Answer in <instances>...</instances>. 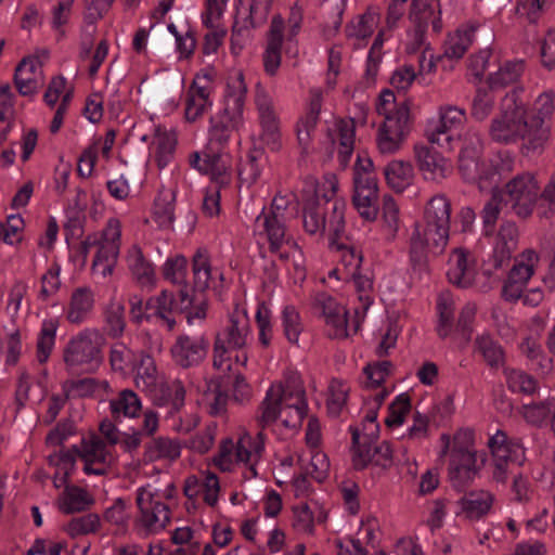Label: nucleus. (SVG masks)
Masks as SVG:
<instances>
[{
  "mask_svg": "<svg viewBox=\"0 0 555 555\" xmlns=\"http://www.w3.org/2000/svg\"><path fill=\"white\" fill-rule=\"evenodd\" d=\"M91 504H93L91 494L76 486H66L56 501L57 508L65 514L82 512Z\"/></svg>",
  "mask_w": 555,
  "mask_h": 555,
  "instance_id": "a18cd8bd",
  "label": "nucleus"
},
{
  "mask_svg": "<svg viewBox=\"0 0 555 555\" xmlns=\"http://www.w3.org/2000/svg\"><path fill=\"white\" fill-rule=\"evenodd\" d=\"M127 264L132 274L144 285H152L155 282V270L153 264L144 257L137 245L129 248L127 253Z\"/></svg>",
  "mask_w": 555,
  "mask_h": 555,
  "instance_id": "603ef678",
  "label": "nucleus"
},
{
  "mask_svg": "<svg viewBox=\"0 0 555 555\" xmlns=\"http://www.w3.org/2000/svg\"><path fill=\"white\" fill-rule=\"evenodd\" d=\"M414 156L426 180L439 182L453 171L450 159L424 144L414 146Z\"/></svg>",
  "mask_w": 555,
  "mask_h": 555,
  "instance_id": "cd10ccee",
  "label": "nucleus"
},
{
  "mask_svg": "<svg viewBox=\"0 0 555 555\" xmlns=\"http://www.w3.org/2000/svg\"><path fill=\"white\" fill-rule=\"evenodd\" d=\"M190 85L183 98L184 118L188 122H195L207 114L212 105V93L203 86Z\"/></svg>",
  "mask_w": 555,
  "mask_h": 555,
  "instance_id": "2f4dec72",
  "label": "nucleus"
},
{
  "mask_svg": "<svg viewBox=\"0 0 555 555\" xmlns=\"http://www.w3.org/2000/svg\"><path fill=\"white\" fill-rule=\"evenodd\" d=\"M308 411L301 377L289 373L271 385L261 404V422L275 428L295 430L300 427Z\"/></svg>",
  "mask_w": 555,
  "mask_h": 555,
  "instance_id": "f03ea898",
  "label": "nucleus"
},
{
  "mask_svg": "<svg viewBox=\"0 0 555 555\" xmlns=\"http://www.w3.org/2000/svg\"><path fill=\"white\" fill-rule=\"evenodd\" d=\"M451 208L443 195L429 199L424 211V224H415L410 238V258L423 264L428 254L440 255L449 242Z\"/></svg>",
  "mask_w": 555,
  "mask_h": 555,
  "instance_id": "39448f33",
  "label": "nucleus"
},
{
  "mask_svg": "<svg viewBox=\"0 0 555 555\" xmlns=\"http://www.w3.org/2000/svg\"><path fill=\"white\" fill-rule=\"evenodd\" d=\"M539 262V254L533 249H526L515 258V262L508 272V276L529 283Z\"/></svg>",
  "mask_w": 555,
  "mask_h": 555,
  "instance_id": "13d9d810",
  "label": "nucleus"
},
{
  "mask_svg": "<svg viewBox=\"0 0 555 555\" xmlns=\"http://www.w3.org/2000/svg\"><path fill=\"white\" fill-rule=\"evenodd\" d=\"M209 343L204 336L179 335L170 348L172 360L182 367L201 363L208 351Z\"/></svg>",
  "mask_w": 555,
  "mask_h": 555,
  "instance_id": "bb28decb",
  "label": "nucleus"
},
{
  "mask_svg": "<svg viewBox=\"0 0 555 555\" xmlns=\"http://www.w3.org/2000/svg\"><path fill=\"white\" fill-rule=\"evenodd\" d=\"M243 125L215 113L209 118L208 139L210 145L224 146L229 143L232 134L238 131Z\"/></svg>",
  "mask_w": 555,
  "mask_h": 555,
  "instance_id": "3c124183",
  "label": "nucleus"
},
{
  "mask_svg": "<svg viewBox=\"0 0 555 555\" xmlns=\"http://www.w3.org/2000/svg\"><path fill=\"white\" fill-rule=\"evenodd\" d=\"M482 143L476 135L461 149L459 168L463 178L476 183L481 191L492 190L501 177L513 169L514 156L508 151L499 152L488 160L480 159Z\"/></svg>",
  "mask_w": 555,
  "mask_h": 555,
  "instance_id": "0eeeda50",
  "label": "nucleus"
},
{
  "mask_svg": "<svg viewBox=\"0 0 555 555\" xmlns=\"http://www.w3.org/2000/svg\"><path fill=\"white\" fill-rule=\"evenodd\" d=\"M337 190V177L335 175L328 173L324 176L320 185H317L312 180L307 181L301 196H310L317 198L319 203H321V201L327 203L335 196Z\"/></svg>",
  "mask_w": 555,
  "mask_h": 555,
  "instance_id": "e2e57ef3",
  "label": "nucleus"
},
{
  "mask_svg": "<svg viewBox=\"0 0 555 555\" xmlns=\"http://www.w3.org/2000/svg\"><path fill=\"white\" fill-rule=\"evenodd\" d=\"M177 489L169 482L159 488L153 483L140 486L135 490V504L139 511L138 526L146 533H158L170 522L169 504L175 501Z\"/></svg>",
  "mask_w": 555,
  "mask_h": 555,
  "instance_id": "1a4fd4ad",
  "label": "nucleus"
},
{
  "mask_svg": "<svg viewBox=\"0 0 555 555\" xmlns=\"http://www.w3.org/2000/svg\"><path fill=\"white\" fill-rule=\"evenodd\" d=\"M268 156L258 147L250 150L240 167L238 176L242 185L250 188L257 184L268 166Z\"/></svg>",
  "mask_w": 555,
  "mask_h": 555,
  "instance_id": "58836bf2",
  "label": "nucleus"
},
{
  "mask_svg": "<svg viewBox=\"0 0 555 555\" xmlns=\"http://www.w3.org/2000/svg\"><path fill=\"white\" fill-rule=\"evenodd\" d=\"M191 302H193V289L190 286L180 288L179 299H175L171 293L163 291L146 301L145 318L172 331L176 326L173 313L186 310Z\"/></svg>",
  "mask_w": 555,
  "mask_h": 555,
  "instance_id": "a211bd4d",
  "label": "nucleus"
},
{
  "mask_svg": "<svg viewBox=\"0 0 555 555\" xmlns=\"http://www.w3.org/2000/svg\"><path fill=\"white\" fill-rule=\"evenodd\" d=\"M62 266L57 261L49 263L46 272L40 278V292L39 298L41 300H48L55 296L62 286L61 281Z\"/></svg>",
  "mask_w": 555,
  "mask_h": 555,
  "instance_id": "0e129e2a",
  "label": "nucleus"
},
{
  "mask_svg": "<svg viewBox=\"0 0 555 555\" xmlns=\"http://www.w3.org/2000/svg\"><path fill=\"white\" fill-rule=\"evenodd\" d=\"M408 0H391L386 14V25L383 27L369 51L367 54V64H366V73L370 76H373L377 72L378 64L382 59V48L387 39V31L395 29L399 22L405 14V3Z\"/></svg>",
  "mask_w": 555,
  "mask_h": 555,
  "instance_id": "a878e982",
  "label": "nucleus"
},
{
  "mask_svg": "<svg viewBox=\"0 0 555 555\" xmlns=\"http://www.w3.org/2000/svg\"><path fill=\"white\" fill-rule=\"evenodd\" d=\"M554 111V92L546 91L541 93L534 101L532 107L528 106V119L530 125L535 124L538 128L543 130L541 144L545 149L552 138V127L548 122Z\"/></svg>",
  "mask_w": 555,
  "mask_h": 555,
  "instance_id": "72a5a7b5",
  "label": "nucleus"
},
{
  "mask_svg": "<svg viewBox=\"0 0 555 555\" xmlns=\"http://www.w3.org/2000/svg\"><path fill=\"white\" fill-rule=\"evenodd\" d=\"M476 275L477 262L474 255L464 248H455L448 261L449 282L460 287H468L475 282Z\"/></svg>",
  "mask_w": 555,
  "mask_h": 555,
  "instance_id": "c85d7f7f",
  "label": "nucleus"
},
{
  "mask_svg": "<svg viewBox=\"0 0 555 555\" xmlns=\"http://www.w3.org/2000/svg\"><path fill=\"white\" fill-rule=\"evenodd\" d=\"M410 117L404 109L397 117H388L378 129L376 137L377 149L382 154H395L409 134Z\"/></svg>",
  "mask_w": 555,
  "mask_h": 555,
  "instance_id": "393cba45",
  "label": "nucleus"
},
{
  "mask_svg": "<svg viewBox=\"0 0 555 555\" xmlns=\"http://www.w3.org/2000/svg\"><path fill=\"white\" fill-rule=\"evenodd\" d=\"M59 324L60 322L56 318H47L41 323L37 341V358L41 363L49 359L54 348Z\"/></svg>",
  "mask_w": 555,
  "mask_h": 555,
  "instance_id": "6e6d98bb",
  "label": "nucleus"
},
{
  "mask_svg": "<svg viewBox=\"0 0 555 555\" xmlns=\"http://www.w3.org/2000/svg\"><path fill=\"white\" fill-rule=\"evenodd\" d=\"M389 391L385 388L376 390L373 395L365 397L362 405V427L356 429L352 435V465L357 469H362L372 463V443L377 439L379 424L377 422L378 410L383 405Z\"/></svg>",
  "mask_w": 555,
  "mask_h": 555,
  "instance_id": "9b49d317",
  "label": "nucleus"
},
{
  "mask_svg": "<svg viewBox=\"0 0 555 555\" xmlns=\"http://www.w3.org/2000/svg\"><path fill=\"white\" fill-rule=\"evenodd\" d=\"M330 137L339 146L341 163L346 166L352 155L354 145V124L351 119H339L330 128Z\"/></svg>",
  "mask_w": 555,
  "mask_h": 555,
  "instance_id": "a19ab883",
  "label": "nucleus"
},
{
  "mask_svg": "<svg viewBox=\"0 0 555 555\" xmlns=\"http://www.w3.org/2000/svg\"><path fill=\"white\" fill-rule=\"evenodd\" d=\"M543 130L535 124L530 125L528 105L518 98L514 90L502 99L499 111L488 127L490 140L500 145H515L520 142L525 155H540Z\"/></svg>",
  "mask_w": 555,
  "mask_h": 555,
  "instance_id": "f257e3e1",
  "label": "nucleus"
},
{
  "mask_svg": "<svg viewBox=\"0 0 555 555\" xmlns=\"http://www.w3.org/2000/svg\"><path fill=\"white\" fill-rule=\"evenodd\" d=\"M299 464L318 481H322L330 469V461L327 455L320 450H311L309 462L302 455L297 456Z\"/></svg>",
  "mask_w": 555,
  "mask_h": 555,
  "instance_id": "338daca9",
  "label": "nucleus"
},
{
  "mask_svg": "<svg viewBox=\"0 0 555 555\" xmlns=\"http://www.w3.org/2000/svg\"><path fill=\"white\" fill-rule=\"evenodd\" d=\"M540 182L533 172H521L512 178L504 186L503 193L507 197L514 212L520 218L532 215L539 201Z\"/></svg>",
  "mask_w": 555,
  "mask_h": 555,
  "instance_id": "f3484780",
  "label": "nucleus"
},
{
  "mask_svg": "<svg viewBox=\"0 0 555 555\" xmlns=\"http://www.w3.org/2000/svg\"><path fill=\"white\" fill-rule=\"evenodd\" d=\"M284 23L281 16H274L271 22L266 49L263 67L268 75H275L281 65Z\"/></svg>",
  "mask_w": 555,
  "mask_h": 555,
  "instance_id": "f704fd0d",
  "label": "nucleus"
},
{
  "mask_svg": "<svg viewBox=\"0 0 555 555\" xmlns=\"http://www.w3.org/2000/svg\"><path fill=\"white\" fill-rule=\"evenodd\" d=\"M524 69L525 65L522 61H505L500 64L495 72L488 76V85L492 90L506 88L507 86L518 81Z\"/></svg>",
  "mask_w": 555,
  "mask_h": 555,
  "instance_id": "09e8293b",
  "label": "nucleus"
},
{
  "mask_svg": "<svg viewBox=\"0 0 555 555\" xmlns=\"http://www.w3.org/2000/svg\"><path fill=\"white\" fill-rule=\"evenodd\" d=\"M281 324L286 339L292 344H298L304 324L299 312L294 306H285L281 313Z\"/></svg>",
  "mask_w": 555,
  "mask_h": 555,
  "instance_id": "69168bd1",
  "label": "nucleus"
},
{
  "mask_svg": "<svg viewBox=\"0 0 555 555\" xmlns=\"http://www.w3.org/2000/svg\"><path fill=\"white\" fill-rule=\"evenodd\" d=\"M384 177L387 185L397 193L410 188L415 178L413 165L403 159H393L384 167Z\"/></svg>",
  "mask_w": 555,
  "mask_h": 555,
  "instance_id": "4c0bfd02",
  "label": "nucleus"
},
{
  "mask_svg": "<svg viewBox=\"0 0 555 555\" xmlns=\"http://www.w3.org/2000/svg\"><path fill=\"white\" fill-rule=\"evenodd\" d=\"M350 395V386L346 380L333 378L327 387V409L331 414L338 415L346 406Z\"/></svg>",
  "mask_w": 555,
  "mask_h": 555,
  "instance_id": "680f3d73",
  "label": "nucleus"
},
{
  "mask_svg": "<svg viewBox=\"0 0 555 555\" xmlns=\"http://www.w3.org/2000/svg\"><path fill=\"white\" fill-rule=\"evenodd\" d=\"M379 13L375 9H369L363 14L356 16L346 25V38L353 49H361L367 44V39L373 35L379 24Z\"/></svg>",
  "mask_w": 555,
  "mask_h": 555,
  "instance_id": "c756f323",
  "label": "nucleus"
},
{
  "mask_svg": "<svg viewBox=\"0 0 555 555\" xmlns=\"http://www.w3.org/2000/svg\"><path fill=\"white\" fill-rule=\"evenodd\" d=\"M183 491L190 501H202L210 508L218 506L221 495L219 478L215 473L209 470L186 477Z\"/></svg>",
  "mask_w": 555,
  "mask_h": 555,
  "instance_id": "4be33fe9",
  "label": "nucleus"
},
{
  "mask_svg": "<svg viewBox=\"0 0 555 555\" xmlns=\"http://www.w3.org/2000/svg\"><path fill=\"white\" fill-rule=\"evenodd\" d=\"M304 205V229L310 235H322L326 229L324 209L317 198L301 196ZM346 203L344 199H335L333 203V214L327 223V230L335 237L339 238L345 230Z\"/></svg>",
  "mask_w": 555,
  "mask_h": 555,
  "instance_id": "4468645a",
  "label": "nucleus"
},
{
  "mask_svg": "<svg viewBox=\"0 0 555 555\" xmlns=\"http://www.w3.org/2000/svg\"><path fill=\"white\" fill-rule=\"evenodd\" d=\"M493 502L494 495L490 491L476 490L465 494L459 505L467 518L479 519L489 513Z\"/></svg>",
  "mask_w": 555,
  "mask_h": 555,
  "instance_id": "c03bdc74",
  "label": "nucleus"
},
{
  "mask_svg": "<svg viewBox=\"0 0 555 555\" xmlns=\"http://www.w3.org/2000/svg\"><path fill=\"white\" fill-rule=\"evenodd\" d=\"M454 300L449 294H441L437 299L436 332L441 339L457 341L456 325H454Z\"/></svg>",
  "mask_w": 555,
  "mask_h": 555,
  "instance_id": "ea45409f",
  "label": "nucleus"
},
{
  "mask_svg": "<svg viewBox=\"0 0 555 555\" xmlns=\"http://www.w3.org/2000/svg\"><path fill=\"white\" fill-rule=\"evenodd\" d=\"M410 18L420 27L431 25L435 33L442 28L440 21V4L438 0H413Z\"/></svg>",
  "mask_w": 555,
  "mask_h": 555,
  "instance_id": "37998d69",
  "label": "nucleus"
},
{
  "mask_svg": "<svg viewBox=\"0 0 555 555\" xmlns=\"http://www.w3.org/2000/svg\"><path fill=\"white\" fill-rule=\"evenodd\" d=\"M163 275L165 280L180 286L181 288L188 286L185 284L188 276L186 258L180 254H175L167 257L163 264Z\"/></svg>",
  "mask_w": 555,
  "mask_h": 555,
  "instance_id": "052dcab7",
  "label": "nucleus"
},
{
  "mask_svg": "<svg viewBox=\"0 0 555 555\" xmlns=\"http://www.w3.org/2000/svg\"><path fill=\"white\" fill-rule=\"evenodd\" d=\"M356 320L350 321L348 319V311L346 307L335 314L333 323H328L326 326L327 334L334 338H346L350 333H356L359 328L360 320L364 318L362 311L356 308Z\"/></svg>",
  "mask_w": 555,
  "mask_h": 555,
  "instance_id": "4d7b16f0",
  "label": "nucleus"
},
{
  "mask_svg": "<svg viewBox=\"0 0 555 555\" xmlns=\"http://www.w3.org/2000/svg\"><path fill=\"white\" fill-rule=\"evenodd\" d=\"M400 208L391 195H384L382 202L380 230L387 241H393L401 228Z\"/></svg>",
  "mask_w": 555,
  "mask_h": 555,
  "instance_id": "de8ad7c7",
  "label": "nucleus"
},
{
  "mask_svg": "<svg viewBox=\"0 0 555 555\" xmlns=\"http://www.w3.org/2000/svg\"><path fill=\"white\" fill-rule=\"evenodd\" d=\"M95 305L96 296L92 287H75L63 307V317L72 325H81L91 320Z\"/></svg>",
  "mask_w": 555,
  "mask_h": 555,
  "instance_id": "b1692460",
  "label": "nucleus"
},
{
  "mask_svg": "<svg viewBox=\"0 0 555 555\" xmlns=\"http://www.w3.org/2000/svg\"><path fill=\"white\" fill-rule=\"evenodd\" d=\"M140 141L149 144L150 154L160 169L173 158L177 134L172 128L152 124L149 131L140 135Z\"/></svg>",
  "mask_w": 555,
  "mask_h": 555,
  "instance_id": "5701e85b",
  "label": "nucleus"
},
{
  "mask_svg": "<svg viewBox=\"0 0 555 555\" xmlns=\"http://www.w3.org/2000/svg\"><path fill=\"white\" fill-rule=\"evenodd\" d=\"M284 198L275 197L268 211L262 209L255 220L254 232L269 243L270 251L286 262L287 271L295 284L306 279L305 256L297 242L285 232Z\"/></svg>",
  "mask_w": 555,
  "mask_h": 555,
  "instance_id": "7ed1b4c3",
  "label": "nucleus"
},
{
  "mask_svg": "<svg viewBox=\"0 0 555 555\" xmlns=\"http://www.w3.org/2000/svg\"><path fill=\"white\" fill-rule=\"evenodd\" d=\"M247 86L241 70L234 69L229 74L223 95L216 113L233 121L244 125V107Z\"/></svg>",
  "mask_w": 555,
  "mask_h": 555,
  "instance_id": "aec40b11",
  "label": "nucleus"
},
{
  "mask_svg": "<svg viewBox=\"0 0 555 555\" xmlns=\"http://www.w3.org/2000/svg\"><path fill=\"white\" fill-rule=\"evenodd\" d=\"M488 447L494 462L493 478L505 482L509 465H521L525 462V450L517 441L509 439L502 430H496L488 440Z\"/></svg>",
  "mask_w": 555,
  "mask_h": 555,
  "instance_id": "6ab92c4d",
  "label": "nucleus"
},
{
  "mask_svg": "<svg viewBox=\"0 0 555 555\" xmlns=\"http://www.w3.org/2000/svg\"><path fill=\"white\" fill-rule=\"evenodd\" d=\"M480 30V27L465 26L449 35L444 42L443 56L451 60L461 59L475 40V34Z\"/></svg>",
  "mask_w": 555,
  "mask_h": 555,
  "instance_id": "49530a36",
  "label": "nucleus"
},
{
  "mask_svg": "<svg viewBox=\"0 0 555 555\" xmlns=\"http://www.w3.org/2000/svg\"><path fill=\"white\" fill-rule=\"evenodd\" d=\"M42 79V65L37 56L25 57L15 70V85L22 95L36 93Z\"/></svg>",
  "mask_w": 555,
  "mask_h": 555,
  "instance_id": "473e14b6",
  "label": "nucleus"
},
{
  "mask_svg": "<svg viewBox=\"0 0 555 555\" xmlns=\"http://www.w3.org/2000/svg\"><path fill=\"white\" fill-rule=\"evenodd\" d=\"M220 147L207 141L202 151L190 154L189 164L199 173L208 176L216 185L227 186L232 180V162L231 156Z\"/></svg>",
  "mask_w": 555,
  "mask_h": 555,
  "instance_id": "dca6fc26",
  "label": "nucleus"
},
{
  "mask_svg": "<svg viewBox=\"0 0 555 555\" xmlns=\"http://www.w3.org/2000/svg\"><path fill=\"white\" fill-rule=\"evenodd\" d=\"M121 246V222L117 218H109L106 225L98 232L87 236L86 248L94 249L92 271L102 278L112 275L119 257Z\"/></svg>",
  "mask_w": 555,
  "mask_h": 555,
  "instance_id": "f8f14e48",
  "label": "nucleus"
},
{
  "mask_svg": "<svg viewBox=\"0 0 555 555\" xmlns=\"http://www.w3.org/2000/svg\"><path fill=\"white\" fill-rule=\"evenodd\" d=\"M253 339L246 309L236 306L224 325L218 331L214 344V366L222 375L245 366L248 361L247 346Z\"/></svg>",
  "mask_w": 555,
  "mask_h": 555,
  "instance_id": "423d86ee",
  "label": "nucleus"
},
{
  "mask_svg": "<svg viewBox=\"0 0 555 555\" xmlns=\"http://www.w3.org/2000/svg\"><path fill=\"white\" fill-rule=\"evenodd\" d=\"M438 455L448 460L450 479L456 485L474 479L480 470L475 434L469 428H461L453 436L442 434Z\"/></svg>",
  "mask_w": 555,
  "mask_h": 555,
  "instance_id": "6e6552de",
  "label": "nucleus"
},
{
  "mask_svg": "<svg viewBox=\"0 0 555 555\" xmlns=\"http://www.w3.org/2000/svg\"><path fill=\"white\" fill-rule=\"evenodd\" d=\"M193 275L198 291L206 289L215 279L222 280V274L211 268L208 255L204 250H197L193 256Z\"/></svg>",
  "mask_w": 555,
  "mask_h": 555,
  "instance_id": "5fc2aeb1",
  "label": "nucleus"
},
{
  "mask_svg": "<svg viewBox=\"0 0 555 555\" xmlns=\"http://www.w3.org/2000/svg\"><path fill=\"white\" fill-rule=\"evenodd\" d=\"M378 183H353L351 203L358 215L365 221L373 222L378 214Z\"/></svg>",
  "mask_w": 555,
  "mask_h": 555,
  "instance_id": "7c9ffc66",
  "label": "nucleus"
},
{
  "mask_svg": "<svg viewBox=\"0 0 555 555\" xmlns=\"http://www.w3.org/2000/svg\"><path fill=\"white\" fill-rule=\"evenodd\" d=\"M77 453L82 460L83 470L88 475L106 474L115 460L112 444H107L95 436L83 439Z\"/></svg>",
  "mask_w": 555,
  "mask_h": 555,
  "instance_id": "412c9836",
  "label": "nucleus"
},
{
  "mask_svg": "<svg viewBox=\"0 0 555 555\" xmlns=\"http://www.w3.org/2000/svg\"><path fill=\"white\" fill-rule=\"evenodd\" d=\"M49 463L55 468L54 486L60 488L66 483L67 477L75 469V454L72 451L60 450L49 455Z\"/></svg>",
  "mask_w": 555,
  "mask_h": 555,
  "instance_id": "bf43d9fd",
  "label": "nucleus"
},
{
  "mask_svg": "<svg viewBox=\"0 0 555 555\" xmlns=\"http://www.w3.org/2000/svg\"><path fill=\"white\" fill-rule=\"evenodd\" d=\"M105 339L95 328H85L74 335L64 349V362L74 372H92L103 362Z\"/></svg>",
  "mask_w": 555,
  "mask_h": 555,
  "instance_id": "ddd939ff",
  "label": "nucleus"
},
{
  "mask_svg": "<svg viewBox=\"0 0 555 555\" xmlns=\"http://www.w3.org/2000/svg\"><path fill=\"white\" fill-rule=\"evenodd\" d=\"M518 244V230L515 223H503L493 241L492 260L495 267L507 262Z\"/></svg>",
  "mask_w": 555,
  "mask_h": 555,
  "instance_id": "e433bc0d",
  "label": "nucleus"
},
{
  "mask_svg": "<svg viewBox=\"0 0 555 555\" xmlns=\"http://www.w3.org/2000/svg\"><path fill=\"white\" fill-rule=\"evenodd\" d=\"M476 312L477 306L473 302L466 304L460 312L456 323V345L461 348L465 347L466 344L470 340L473 333V322L475 320Z\"/></svg>",
  "mask_w": 555,
  "mask_h": 555,
  "instance_id": "774afa93",
  "label": "nucleus"
},
{
  "mask_svg": "<svg viewBox=\"0 0 555 555\" xmlns=\"http://www.w3.org/2000/svg\"><path fill=\"white\" fill-rule=\"evenodd\" d=\"M212 462L221 472H238L245 480L256 479L267 464L266 437L261 431L242 430L221 441Z\"/></svg>",
  "mask_w": 555,
  "mask_h": 555,
  "instance_id": "20e7f679",
  "label": "nucleus"
},
{
  "mask_svg": "<svg viewBox=\"0 0 555 555\" xmlns=\"http://www.w3.org/2000/svg\"><path fill=\"white\" fill-rule=\"evenodd\" d=\"M176 190L162 188L154 201L153 220L160 229H170L175 222Z\"/></svg>",
  "mask_w": 555,
  "mask_h": 555,
  "instance_id": "79ce46f5",
  "label": "nucleus"
},
{
  "mask_svg": "<svg viewBox=\"0 0 555 555\" xmlns=\"http://www.w3.org/2000/svg\"><path fill=\"white\" fill-rule=\"evenodd\" d=\"M322 91L312 89L309 95V103L305 115H302L296 125V135L299 145L307 150L312 138V132L319 120L322 107Z\"/></svg>",
  "mask_w": 555,
  "mask_h": 555,
  "instance_id": "c9c22d12",
  "label": "nucleus"
},
{
  "mask_svg": "<svg viewBox=\"0 0 555 555\" xmlns=\"http://www.w3.org/2000/svg\"><path fill=\"white\" fill-rule=\"evenodd\" d=\"M467 115L464 108L455 105H442L436 117L426 126L428 141L444 150H452L456 132L465 125Z\"/></svg>",
  "mask_w": 555,
  "mask_h": 555,
  "instance_id": "2eb2a0df",
  "label": "nucleus"
},
{
  "mask_svg": "<svg viewBox=\"0 0 555 555\" xmlns=\"http://www.w3.org/2000/svg\"><path fill=\"white\" fill-rule=\"evenodd\" d=\"M181 454V447L178 441L170 438L159 437L154 439L145 450V460L149 462L165 461L172 462Z\"/></svg>",
  "mask_w": 555,
  "mask_h": 555,
  "instance_id": "864d4df0",
  "label": "nucleus"
},
{
  "mask_svg": "<svg viewBox=\"0 0 555 555\" xmlns=\"http://www.w3.org/2000/svg\"><path fill=\"white\" fill-rule=\"evenodd\" d=\"M109 409L115 420L133 418L141 412L142 402L134 391L124 389L109 401Z\"/></svg>",
  "mask_w": 555,
  "mask_h": 555,
  "instance_id": "8fccbe9b",
  "label": "nucleus"
},
{
  "mask_svg": "<svg viewBox=\"0 0 555 555\" xmlns=\"http://www.w3.org/2000/svg\"><path fill=\"white\" fill-rule=\"evenodd\" d=\"M135 370V386L152 396L159 406L169 405L170 413L180 410L184 403L185 390L181 382L173 380L169 384L163 382V377L156 369L154 359L141 353Z\"/></svg>",
  "mask_w": 555,
  "mask_h": 555,
  "instance_id": "9d476101",
  "label": "nucleus"
}]
</instances>
